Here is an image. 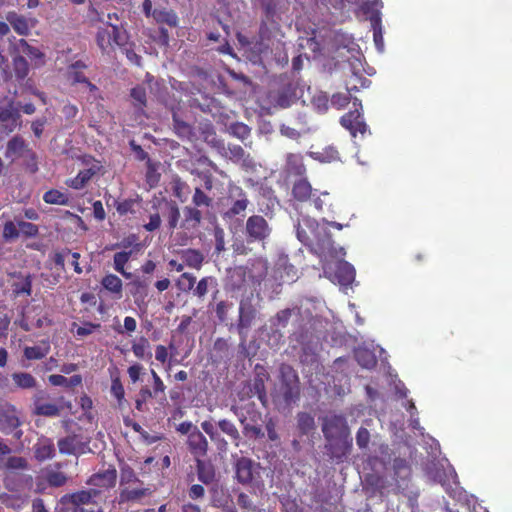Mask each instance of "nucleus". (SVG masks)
<instances>
[{
    "instance_id": "nucleus-1",
    "label": "nucleus",
    "mask_w": 512,
    "mask_h": 512,
    "mask_svg": "<svg viewBox=\"0 0 512 512\" xmlns=\"http://www.w3.org/2000/svg\"><path fill=\"white\" fill-rule=\"evenodd\" d=\"M271 397L279 410L290 409L300 400V379L297 371L289 364L280 365L278 382L271 391Z\"/></svg>"
},
{
    "instance_id": "nucleus-2",
    "label": "nucleus",
    "mask_w": 512,
    "mask_h": 512,
    "mask_svg": "<svg viewBox=\"0 0 512 512\" xmlns=\"http://www.w3.org/2000/svg\"><path fill=\"white\" fill-rule=\"evenodd\" d=\"M322 432L328 441L339 439V444L331 445V456L336 459L345 457L352 446L350 430L347 420L343 415L326 416L322 423Z\"/></svg>"
},
{
    "instance_id": "nucleus-3",
    "label": "nucleus",
    "mask_w": 512,
    "mask_h": 512,
    "mask_svg": "<svg viewBox=\"0 0 512 512\" xmlns=\"http://www.w3.org/2000/svg\"><path fill=\"white\" fill-rule=\"evenodd\" d=\"M298 240L305 246L317 245L322 251H330L333 247V240L330 231L320 228L319 223L310 217H304L296 227Z\"/></svg>"
},
{
    "instance_id": "nucleus-4",
    "label": "nucleus",
    "mask_w": 512,
    "mask_h": 512,
    "mask_svg": "<svg viewBox=\"0 0 512 512\" xmlns=\"http://www.w3.org/2000/svg\"><path fill=\"white\" fill-rule=\"evenodd\" d=\"M100 495V490L91 488L80 490L71 494H65L60 499V509L63 512H89L84 505L92 503V500Z\"/></svg>"
},
{
    "instance_id": "nucleus-5",
    "label": "nucleus",
    "mask_w": 512,
    "mask_h": 512,
    "mask_svg": "<svg viewBox=\"0 0 512 512\" xmlns=\"http://www.w3.org/2000/svg\"><path fill=\"white\" fill-rule=\"evenodd\" d=\"M126 31L115 24L107 23L96 33V43L103 53H108L114 45L124 46L127 42Z\"/></svg>"
},
{
    "instance_id": "nucleus-6",
    "label": "nucleus",
    "mask_w": 512,
    "mask_h": 512,
    "mask_svg": "<svg viewBox=\"0 0 512 512\" xmlns=\"http://www.w3.org/2000/svg\"><path fill=\"white\" fill-rule=\"evenodd\" d=\"M271 234V227L261 215H252L245 224V236L248 243L264 242Z\"/></svg>"
},
{
    "instance_id": "nucleus-7",
    "label": "nucleus",
    "mask_w": 512,
    "mask_h": 512,
    "mask_svg": "<svg viewBox=\"0 0 512 512\" xmlns=\"http://www.w3.org/2000/svg\"><path fill=\"white\" fill-rule=\"evenodd\" d=\"M353 105L355 107L359 106L360 109H362L361 101L358 98H354ZM340 123L353 137H356L357 133L364 135L368 129L362 113L358 108L344 114L340 119Z\"/></svg>"
},
{
    "instance_id": "nucleus-8",
    "label": "nucleus",
    "mask_w": 512,
    "mask_h": 512,
    "mask_svg": "<svg viewBox=\"0 0 512 512\" xmlns=\"http://www.w3.org/2000/svg\"><path fill=\"white\" fill-rule=\"evenodd\" d=\"M353 105L355 107L359 106L360 109H362L361 101L358 98H354ZM340 123L353 137H356L357 133L364 135L368 129L362 113L358 108L344 114L340 119Z\"/></svg>"
},
{
    "instance_id": "nucleus-9",
    "label": "nucleus",
    "mask_w": 512,
    "mask_h": 512,
    "mask_svg": "<svg viewBox=\"0 0 512 512\" xmlns=\"http://www.w3.org/2000/svg\"><path fill=\"white\" fill-rule=\"evenodd\" d=\"M260 464L247 457H240L235 463V475L239 483L252 484L256 478H260Z\"/></svg>"
},
{
    "instance_id": "nucleus-10",
    "label": "nucleus",
    "mask_w": 512,
    "mask_h": 512,
    "mask_svg": "<svg viewBox=\"0 0 512 512\" xmlns=\"http://www.w3.org/2000/svg\"><path fill=\"white\" fill-rule=\"evenodd\" d=\"M270 379L267 369L260 364H256L254 368V377L250 384V395L257 396L261 404L266 407L268 403V395L266 390V382Z\"/></svg>"
},
{
    "instance_id": "nucleus-11",
    "label": "nucleus",
    "mask_w": 512,
    "mask_h": 512,
    "mask_svg": "<svg viewBox=\"0 0 512 512\" xmlns=\"http://www.w3.org/2000/svg\"><path fill=\"white\" fill-rule=\"evenodd\" d=\"M257 315V310L250 300H242L239 305V318L237 331L241 338V345L245 346L247 332L252 326Z\"/></svg>"
},
{
    "instance_id": "nucleus-12",
    "label": "nucleus",
    "mask_w": 512,
    "mask_h": 512,
    "mask_svg": "<svg viewBox=\"0 0 512 512\" xmlns=\"http://www.w3.org/2000/svg\"><path fill=\"white\" fill-rule=\"evenodd\" d=\"M228 199H231L232 203L224 213V218L232 219L238 215H242L249 205V199L246 192L238 186H232L229 188Z\"/></svg>"
},
{
    "instance_id": "nucleus-13",
    "label": "nucleus",
    "mask_w": 512,
    "mask_h": 512,
    "mask_svg": "<svg viewBox=\"0 0 512 512\" xmlns=\"http://www.w3.org/2000/svg\"><path fill=\"white\" fill-rule=\"evenodd\" d=\"M20 114L13 109L12 103L8 106L0 105V133L10 134L21 125Z\"/></svg>"
},
{
    "instance_id": "nucleus-14",
    "label": "nucleus",
    "mask_w": 512,
    "mask_h": 512,
    "mask_svg": "<svg viewBox=\"0 0 512 512\" xmlns=\"http://www.w3.org/2000/svg\"><path fill=\"white\" fill-rule=\"evenodd\" d=\"M394 479L396 481V492L404 491L408 488V482L411 477V466L404 458H395L393 460Z\"/></svg>"
},
{
    "instance_id": "nucleus-15",
    "label": "nucleus",
    "mask_w": 512,
    "mask_h": 512,
    "mask_svg": "<svg viewBox=\"0 0 512 512\" xmlns=\"http://www.w3.org/2000/svg\"><path fill=\"white\" fill-rule=\"evenodd\" d=\"M117 481V470L115 467L110 466L108 469L99 471L97 473L92 474L88 480L87 484L92 487L101 488V489H110L116 485Z\"/></svg>"
},
{
    "instance_id": "nucleus-16",
    "label": "nucleus",
    "mask_w": 512,
    "mask_h": 512,
    "mask_svg": "<svg viewBox=\"0 0 512 512\" xmlns=\"http://www.w3.org/2000/svg\"><path fill=\"white\" fill-rule=\"evenodd\" d=\"M46 393L37 391L33 396V414L37 416L56 417L60 414V408L54 403H45Z\"/></svg>"
},
{
    "instance_id": "nucleus-17",
    "label": "nucleus",
    "mask_w": 512,
    "mask_h": 512,
    "mask_svg": "<svg viewBox=\"0 0 512 512\" xmlns=\"http://www.w3.org/2000/svg\"><path fill=\"white\" fill-rule=\"evenodd\" d=\"M187 446L195 459L203 458L207 455L208 441L198 428H195L188 436Z\"/></svg>"
},
{
    "instance_id": "nucleus-18",
    "label": "nucleus",
    "mask_w": 512,
    "mask_h": 512,
    "mask_svg": "<svg viewBox=\"0 0 512 512\" xmlns=\"http://www.w3.org/2000/svg\"><path fill=\"white\" fill-rule=\"evenodd\" d=\"M183 218L180 221L179 228L187 231L196 230L203 219L202 210L192 205H186L182 209Z\"/></svg>"
},
{
    "instance_id": "nucleus-19",
    "label": "nucleus",
    "mask_w": 512,
    "mask_h": 512,
    "mask_svg": "<svg viewBox=\"0 0 512 512\" xmlns=\"http://www.w3.org/2000/svg\"><path fill=\"white\" fill-rule=\"evenodd\" d=\"M160 205H163L162 214L167 220L168 228L174 230L179 228L180 224V209L174 200L162 199Z\"/></svg>"
},
{
    "instance_id": "nucleus-20",
    "label": "nucleus",
    "mask_w": 512,
    "mask_h": 512,
    "mask_svg": "<svg viewBox=\"0 0 512 512\" xmlns=\"http://www.w3.org/2000/svg\"><path fill=\"white\" fill-rule=\"evenodd\" d=\"M149 494V488L137 487L130 489L129 487H123L120 489L117 501L119 505L139 503L144 497H146Z\"/></svg>"
},
{
    "instance_id": "nucleus-21",
    "label": "nucleus",
    "mask_w": 512,
    "mask_h": 512,
    "mask_svg": "<svg viewBox=\"0 0 512 512\" xmlns=\"http://www.w3.org/2000/svg\"><path fill=\"white\" fill-rule=\"evenodd\" d=\"M128 287L137 305L145 302L149 289V281L147 279L136 277L128 283Z\"/></svg>"
},
{
    "instance_id": "nucleus-22",
    "label": "nucleus",
    "mask_w": 512,
    "mask_h": 512,
    "mask_svg": "<svg viewBox=\"0 0 512 512\" xmlns=\"http://www.w3.org/2000/svg\"><path fill=\"white\" fill-rule=\"evenodd\" d=\"M84 443L78 435H68L58 441L59 452L72 455L83 451Z\"/></svg>"
},
{
    "instance_id": "nucleus-23",
    "label": "nucleus",
    "mask_w": 512,
    "mask_h": 512,
    "mask_svg": "<svg viewBox=\"0 0 512 512\" xmlns=\"http://www.w3.org/2000/svg\"><path fill=\"white\" fill-rule=\"evenodd\" d=\"M102 287L108 291L115 299L122 298L123 283L115 274H106L101 280Z\"/></svg>"
},
{
    "instance_id": "nucleus-24",
    "label": "nucleus",
    "mask_w": 512,
    "mask_h": 512,
    "mask_svg": "<svg viewBox=\"0 0 512 512\" xmlns=\"http://www.w3.org/2000/svg\"><path fill=\"white\" fill-rule=\"evenodd\" d=\"M26 151H29V149L25 140L21 136L16 135L8 141L5 157L12 159L20 158Z\"/></svg>"
},
{
    "instance_id": "nucleus-25",
    "label": "nucleus",
    "mask_w": 512,
    "mask_h": 512,
    "mask_svg": "<svg viewBox=\"0 0 512 512\" xmlns=\"http://www.w3.org/2000/svg\"><path fill=\"white\" fill-rule=\"evenodd\" d=\"M355 274L354 267L346 261H340L336 266L335 277L343 286L352 284L355 279Z\"/></svg>"
},
{
    "instance_id": "nucleus-26",
    "label": "nucleus",
    "mask_w": 512,
    "mask_h": 512,
    "mask_svg": "<svg viewBox=\"0 0 512 512\" xmlns=\"http://www.w3.org/2000/svg\"><path fill=\"white\" fill-rule=\"evenodd\" d=\"M50 349V342L42 340L39 345L26 346L23 350V355L27 360H41L49 354Z\"/></svg>"
},
{
    "instance_id": "nucleus-27",
    "label": "nucleus",
    "mask_w": 512,
    "mask_h": 512,
    "mask_svg": "<svg viewBox=\"0 0 512 512\" xmlns=\"http://www.w3.org/2000/svg\"><path fill=\"white\" fill-rule=\"evenodd\" d=\"M292 195L299 202L310 200L313 195L311 184L306 179L295 181L292 187Z\"/></svg>"
},
{
    "instance_id": "nucleus-28",
    "label": "nucleus",
    "mask_w": 512,
    "mask_h": 512,
    "mask_svg": "<svg viewBox=\"0 0 512 512\" xmlns=\"http://www.w3.org/2000/svg\"><path fill=\"white\" fill-rule=\"evenodd\" d=\"M95 174H96L95 168H88V169L80 170L74 178L67 179L65 181V184L68 187H71L76 190H80L87 185V183L92 179V177Z\"/></svg>"
},
{
    "instance_id": "nucleus-29",
    "label": "nucleus",
    "mask_w": 512,
    "mask_h": 512,
    "mask_svg": "<svg viewBox=\"0 0 512 512\" xmlns=\"http://www.w3.org/2000/svg\"><path fill=\"white\" fill-rule=\"evenodd\" d=\"M181 258L187 267L200 270L204 261L203 254L196 249H186L181 252Z\"/></svg>"
},
{
    "instance_id": "nucleus-30",
    "label": "nucleus",
    "mask_w": 512,
    "mask_h": 512,
    "mask_svg": "<svg viewBox=\"0 0 512 512\" xmlns=\"http://www.w3.org/2000/svg\"><path fill=\"white\" fill-rule=\"evenodd\" d=\"M6 19L18 35L26 36L29 34V25L24 16L16 12H9Z\"/></svg>"
},
{
    "instance_id": "nucleus-31",
    "label": "nucleus",
    "mask_w": 512,
    "mask_h": 512,
    "mask_svg": "<svg viewBox=\"0 0 512 512\" xmlns=\"http://www.w3.org/2000/svg\"><path fill=\"white\" fill-rule=\"evenodd\" d=\"M34 454L37 460L45 461L55 455L54 443L50 439H45L34 447Z\"/></svg>"
},
{
    "instance_id": "nucleus-32",
    "label": "nucleus",
    "mask_w": 512,
    "mask_h": 512,
    "mask_svg": "<svg viewBox=\"0 0 512 512\" xmlns=\"http://www.w3.org/2000/svg\"><path fill=\"white\" fill-rule=\"evenodd\" d=\"M196 471L198 480L208 485L215 479V471L212 465L205 463L201 458L196 459Z\"/></svg>"
},
{
    "instance_id": "nucleus-33",
    "label": "nucleus",
    "mask_w": 512,
    "mask_h": 512,
    "mask_svg": "<svg viewBox=\"0 0 512 512\" xmlns=\"http://www.w3.org/2000/svg\"><path fill=\"white\" fill-rule=\"evenodd\" d=\"M43 200L47 204L63 205L67 206L70 204V196L66 192H62L57 189H50L43 195Z\"/></svg>"
},
{
    "instance_id": "nucleus-34",
    "label": "nucleus",
    "mask_w": 512,
    "mask_h": 512,
    "mask_svg": "<svg viewBox=\"0 0 512 512\" xmlns=\"http://www.w3.org/2000/svg\"><path fill=\"white\" fill-rule=\"evenodd\" d=\"M294 98L295 92L291 85H288L278 90L273 100L276 106L287 108L293 103Z\"/></svg>"
},
{
    "instance_id": "nucleus-35",
    "label": "nucleus",
    "mask_w": 512,
    "mask_h": 512,
    "mask_svg": "<svg viewBox=\"0 0 512 512\" xmlns=\"http://www.w3.org/2000/svg\"><path fill=\"white\" fill-rule=\"evenodd\" d=\"M355 359L360 366L366 369H372L377 365L374 353L365 348H359L355 351Z\"/></svg>"
},
{
    "instance_id": "nucleus-36",
    "label": "nucleus",
    "mask_w": 512,
    "mask_h": 512,
    "mask_svg": "<svg viewBox=\"0 0 512 512\" xmlns=\"http://www.w3.org/2000/svg\"><path fill=\"white\" fill-rule=\"evenodd\" d=\"M219 429L225 433L235 446H239L241 436L235 424L228 419H221L217 423Z\"/></svg>"
},
{
    "instance_id": "nucleus-37",
    "label": "nucleus",
    "mask_w": 512,
    "mask_h": 512,
    "mask_svg": "<svg viewBox=\"0 0 512 512\" xmlns=\"http://www.w3.org/2000/svg\"><path fill=\"white\" fill-rule=\"evenodd\" d=\"M132 255V251H121L117 252L113 256V266L114 269L122 274L125 278H130L132 274L130 272L125 271V265L129 261Z\"/></svg>"
},
{
    "instance_id": "nucleus-38",
    "label": "nucleus",
    "mask_w": 512,
    "mask_h": 512,
    "mask_svg": "<svg viewBox=\"0 0 512 512\" xmlns=\"http://www.w3.org/2000/svg\"><path fill=\"white\" fill-rule=\"evenodd\" d=\"M192 206L200 210L210 208L213 206V198L208 196L202 188L196 187L192 195Z\"/></svg>"
},
{
    "instance_id": "nucleus-39",
    "label": "nucleus",
    "mask_w": 512,
    "mask_h": 512,
    "mask_svg": "<svg viewBox=\"0 0 512 512\" xmlns=\"http://www.w3.org/2000/svg\"><path fill=\"white\" fill-rule=\"evenodd\" d=\"M371 81L362 75L353 72L346 82V90L349 94L359 91L360 88L369 87Z\"/></svg>"
},
{
    "instance_id": "nucleus-40",
    "label": "nucleus",
    "mask_w": 512,
    "mask_h": 512,
    "mask_svg": "<svg viewBox=\"0 0 512 512\" xmlns=\"http://www.w3.org/2000/svg\"><path fill=\"white\" fill-rule=\"evenodd\" d=\"M12 380L18 388L31 389L36 387V379L27 372H15L12 374Z\"/></svg>"
},
{
    "instance_id": "nucleus-41",
    "label": "nucleus",
    "mask_w": 512,
    "mask_h": 512,
    "mask_svg": "<svg viewBox=\"0 0 512 512\" xmlns=\"http://www.w3.org/2000/svg\"><path fill=\"white\" fill-rule=\"evenodd\" d=\"M152 15L158 23H165L170 27H176L178 24V17L172 10L155 9Z\"/></svg>"
},
{
    "instance_id": "nucleus-42",
    "label": "nucleus",
    "mask_w": 512,
    "mask_h": 512,
    "mask_svg": "<svg viewBox=\"0 0 512 512\" xmlns=\"http://www.w3.org/2000/svg\"><path fill=\"white\" fill-rule=\"evenodd\" d=\"M310 200L312 201L314 207L318 211H324V205H326L328 207L327 210L329 212H331L332 214L335 213L333 209V203L330 201L331 197L328 192H322L320 195H316L315 193H313Z\"/></svg>"
},
{
    "instance_id": "nucleus-43",
    "label": "nucleus",
    "mask_w": 512,
    "mask_h": 512,
    "mask_svg": "<svg viewBox=\"0 0 512 512\" xmlns=\"http://www.w3.org/2000/svg\"><path fill=\"white\" fill-rule=\"evenodd\" d=\"M149 341L145 337H140L139 340L132 345V351L138 359L151 358L152 354L149 351Z\"/></svg>"
},
{
    "instance_id": "nucleus-44",
    "label": "nucleus",
    "mask_w": 512,
    "mask_h": 512,
    "mask_svg": "<svg viewBox=\"0 0 512 512\" xmlns=\"http://www.w3.org/2000/svg\"><path fill=\"white\" fill-rule=\"evenodd\" d=\"M142 484L141 480L138 478L134 469L130 466L126 465L121 468L120 471V486L121 488L126 487V485L130 484Z\"/></svg>"
},
{
    "instance_id": "nucleus-45",
    "label": "nucleus",
    "mask_w": 512,
    "mask_h": 512,
    "mask_svg": "<svg viewBox=\"0 0 512 512\" xmlns=\"http://www.w3.org/2000/svg\"><path fill=\"white\" fill-rule=\"evenodd\" d=\"M371 25L373 28V39L378 49L383 48V33L381 26V17L378 13L370 17Z\"/></svg>"
},
{
    "instance_id": "nucleus-46",
    "label": "nucleus",
    "mask_w": 512,
    "mask_h": 512,
    "mask_svg": "<svg viewBox=\"0 0 512 512\" xmlns=\"http://www.w3.org/2000/svg\"><path fill=\"white\" fill-rule=\"evenodd\" d=\"M173 126L176 134L180 138L190 140L194 135L192 127L188 123L178 119L176 115H173Z\"/></svg>"
},
{
    "instance_id": "nucleus-47",
    "label": "nucleus",
    "mask_w": 512,
    "mask_h": 512,
    "mask_svg": "<svg viewBox=\"0 0 512 512\" xmlns=\"http://www.w3.org/2000/svg\"><path fill=\"white\" fill-rule=\"evenodd\" d=\"M212 285H217L216 279L214 277L206 276L201 278L196 287L193 289L194 296L202 299L208 293V289Z\"/></svg>"
},
{
    "instance_id": "nucleus-48",
    "label": "nucleus",
    "mask_w": 512,
    "mask_h": 512,
    "mask_svg": "<svg viewBox=\"0 0 512 512\" xmlns=\"http://www.w3.org/2000/svg\"><path fill=\"white\" fill-rule=\"evenodd\" d=\"M44 479L51 487H61L67 482V476L63 472L54 470L46 471Z\"/></svg>"
},
{
    "instance_id": "nucleus-49",
    "label": "nucleus",
    "mask_w": 512,
    "mask_h": 512,
    "mask_svg": "<svg viewBox=\"0 0 512 512\" xmlns=\"http://www.w3.org/2000/svg\"><path fill=\"white\" fill-rule=\"evenodd\" d=\"M297 425L299 430L306 434L315 426L314 417L307 412H300L297 415Z\"/></svg>"
},
{
    "instance_id": "nucleus-50",
    "label": "nucleus",
    "mask_w": 512,
    "mask_h": 512,
    "mask_svg": "<svg viewBox=\"0 0 512 512\" xmlns=\"http://www.w3.org/2000/svg\"><path fill=\"white\" fill-rule=\"evenodd\" d=\"M130 96L133 99V104L135 107L142 109L146 106L147 95L145 87L138 85L132 88L130 91Z\"/></svg>"
},
{
    "instance_id": "nucleus-51",
    "label": "nucleus",
    "mask_w": 512,
    "mask_h": 512,
    "mask_svg": "<svg viewBox=\"0 0 512 512\" xmlns=\"http://www.w3.org/2000/svg\"><path fill=\"white\" fill-rule=\"evenodd\" d=\"M316 159L321 162H333L340 159V154L336 147L327 146L322 149V151L316 152Z\"/></svg>"
},
{
    "instance_id": "nucleus-52",
    "label": "nucleus",
    "mask_w": 512,
    "mask_h": 512,
    "mask_svg": "<svg viewBox=\"0 0 512 512\" xmlns=\"http://www.w3.org/2000/svg\"><path fill=\"white\" fill-rule=\"evenodd\" d=\"M13 69L16 77L23 80L29 72L28 62L23 56L15 57L13 60Z\"/></svg>"
},
{
    "instance_id": "nucleus-53",
    "label": "nucleus",
    "mask_w": 512,
    "mask_h": 512,
    "mask_svg": "<svg viewBox=\"0 0 512 512\" xmlns=\"http://www.w3.org/2000/svg\"><path fill=\"white\" fill-rule=\"evenodd\" d=\"M196 283V277L188 272H184L177 280V287L184 292H188L194 289Z\"/></svg>"
},
{
    "instance_id": "nucleus-54",
    "label": "nucleus",
    "mask_w": 512,
    "mask_h": 512,
    "mask_svg": "<svg viewBox=\"0 0 512 512\" xmlns=\"http://www.w3.org/2000/svg\"><path fill=\"white\" fill-rule=\"evenodd\" d=\"M230 133L244 141L245 139H247L249 136H250V133H251V129L248 125L244 124V123H241V122H236V123H233L231 124L230 126Z\"/></svg>"
},
{
    "instance_id": "nucleus-55",
    "label": "nucleus",
    "mask_w": 512,
    "mask_h": 512,
    "mask_svg": "<svg viewBox=\"0 0 512 512\" xmlns=\"http://www.w3.org/2000/svg\"><path fill=\"white\" fill-rule=\"evenodd\" d=\"M20 235L18 226L13 221H7L3 225L2 237L6 242L16 240Z\"/></svg>"
},
{
    "instance_id": "nucleus-56",
    "label": "nucleus",
    "mask_w": 512,
    "mask_h": 512,
    "mask_svg": "<svg viewBox=\"0 0 512 512\" xmlns=\"http://www.w3.org/2000/svg\"><path fill=\"white\" fill-rule=\"evenodd\" d=\"M311 104L318 113H324L329 107V98L326 94H318L313 96Z\"/></svg>"
},
{
    "instance_id": "nucleus-57",
    "label": "nucleus",
    "mask_w": 512,
    "mask_h": 512,
    "mask_svg": "<svg viewBox=\"0 0 512 512\" xmlns=\"http://www.w3.org/2000/svg\"><path fill=\"white\" fill-rule=\"evenodd\" d=\"M19 231L26 237L33 238L39 234V228L36 224L26 221H18Z\"/></svg>"
},
{
    "instance_id": "nucleus-58",
    "label": "nucleus",
    "mask_w": 512,
    "mask_h": 512,
    "mask_svg": "<svg viewBox=\"0 0 512 512\" xmlns=\"http://www.w3.org/2000/svg\"><path fill=\"white\" fill-rule=\"evenodd\" d=\"M160 178L161 174L152 164H149L145 174V181L149 188H155L159 184Z\"/></svg>"
},
{
    "instance_id": "nucleus-59",
    "label": "nucleus",
    "mask_w": 512,
    "mask_h": 512,
    "mask_svg": "<svg viewBox=\"0 0 512 512\" xmlns=\"http://www.w3.org/2000/svg\"><path fill=\"white\" fill-rule=\"evenodd\" d=\"M202 430L210 437L212 441H221L223 447L226 449L227 442L222 438L220 439V435L215 430L214 425L210 421H203L201 423Z\"/></svg>"
},
{
    "instance_id": "nucleus-60",
    "label": "nucleus",
    "mask_w": 512,
    "mask_h": 512,
    "mask_svg": "<svg viewBox=\"0 0 512 512\" xmlns=\"http://www.w3.org/2000/svg\"><path fill=\"white\" fill-rule=\"evenodd\" d=\"M383 6L381 0H365V2L362 5V10L366 14H370V17L372 15H375L376 13L380 14V8Z\"/></svg>"
},
{
    "instance_id": "nucleus-61",
    "label": "nucleus",
    "mask_w": 512,
    "mask_h": 512,
    "mask_svg": "<svg viewBox=\"0 0 512 512\" xmlns=\"http://www.w3.org/2000/svg\"><path fill=\"white\" fill-rule=\"evenodd\" d=\"M171 184H172L173 195L176 198L183 201L184 190H186L188 188V185L186 184V182H184L180 177L176 176L175 178H173Z\"/></svg>"
},
{
    "instance_id": "nucleus-62",
    "label": "nucleus",
    "mask_w": 512,
    "mask_h": 512,
    "mask_svg": "<svg viewBox=\"0 0 512 512\" xmlns=\"http://www.w3.org/2000/svg\"><path fill=\"white\" fill-rule=\"evenodd\" d=\"M351 100V94L347 93H336L332 95L331 104L337 108L342 109L349 104Z\"/></svg>"
},
{
    "instance_id": "nucleus-63",
    "label": "nucleus",
    "mask_w": 512,
    "mask_h": 512,
    "mask_svg": "<svg viewBox=\"0 0 512 512\" xmlns=\"http://www.w3.org/2000/svg\"><path fill=\"white\" fill-rule=\"evenodd\" d=\"M370 442V432L367 428L360 427L356 433V443L360 449L368 447Z\"/></svg>"
},
{
    "instance_id": "nucleus-64",
    "label": "nucleus",
    "mask_w": 512,
    "mask_h": 512,
    "mask_svg": "<svg viewBox=\"0 0 512 512\" xmlns=\"http://www.w3.org/2000/svg\"><path fill=\"white\" fill-rule=\"evenodd\" d=\"M243 433L246 437L255 438V439L261 438L264 436L261 426L257 425V424H255V425L250 424V423L244 424Z\"/></svg>"
}]
</instances>
